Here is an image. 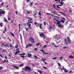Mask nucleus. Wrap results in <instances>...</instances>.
<instances>
[{
    "instance_id": "1",
    "label": "nucleus",
    "mask_w": 74,
    "mask_h": 74,
    "mask_svg": "<svg viewBox=\"0 0 74 74\" xmlns=\"http://www.w3.org/2000/svg\"><path fill=\"white\" fill-rule=\"evenodd\" d=\"M56 20L57 22V23L55 22H54V23L57 24L58 27H61V28H63V26H62V25L60 24L61 22L59 21L57 19H56Z\"/></svg>"
},
{
    "instance_id": "7",
    "label": "nucleus",
    "mask_w": 74,
    "mask_h": 74,
    "mask_svg": "<svg viewBox=\"0 0 74 74\" xmlns=\"http://www.w3.org/2000/svg\"><path fill=\"white\" fill-rule=\"evenodd\" d=\"M30 40L31 41V42L32 43H34V40L33 38H30Z\"/></svg>"
},
{
    "instance_id": "16",
    "label": "nucleus",
    "mask_w": 74,
    "mask_h": 74,
    "mask_svg": "<svg viewBox=\"0 0 74 74\" xmlns=\"http://www.w3.org/2000/svg\"><path fill=\"white\" fill-rule=\"evenodd\" d=\"M38 71L39 73L40 74H41L42 73V71L40 70H38Z\"/></svg>"
},
{
    "instance_id": "53",
    "label": "nucleus",
    "mask_w": 74,
    "mask_h": 74,
    "mask_svg": "<svg viewBox=\"0 0 74 74\" xmlns=\"http://www.w3.org/2000/svg\"><path fill=\"white\" fill-rule=\"evenodd\" d=\"M58 64L59 66H60V63H58Z\"/></svg>"
},
{
    "instance_id": "12",
    "label": "nucleus",
    "mask_w": 74,
    "mask_h": 74,
    "mask_svg": "<svg viewBox=\"0 0 74 74\" xmlns=\"http://www.w3.org/2000/svg\"><path fill=\"white\" fill-rule=\"evenodd\" d=\"M40 51H42V52H43V54H46V55L48 54V53H45V52H44V50H40Z\"/></svg>"
},
{
    "instance_id": "28",
    "label": "nucleus",
    "mask_w": 74,
    "mask_h": 74,
    "mask_svg": "<svg viewBox=\"0 0 74 74\" xmlns=\"http://www.w3.org/2000/svg\"><path fill=\"white\" fill-rule=\"evenodd\" d=\"M59 13H61V14H62L63 15H64V16H66V15H65V14H64V13H63L62 12H59Z\"/></svg>"
},
{
    "instance_id": "36",
    "label": "nucleus",
    "mask_w": 74,
    "mask_h": 74,
    "mask_svg": "<svg viewBox=\"0 0 74 74\" xmlns=\"http://www.w3.org/2000/svg\"><path fill=\"white\" fill-rule=\"evenodd\" d=\"M63 58V57L61 56L60 58V60H62V58Z\"/></svg>"
},
{
    "instance_id": "10",
    "label": "nucleus",
    "mask_w": 74,
    "mask_h": 74,
    "mask_svg": "<svg viewBox=\"0 0 74 74\" xmlns=\"http://www.w3.org/2000/svg\"><path fill=\"white\" fill-rule=\"evenodd\" d=\"M63 20H65V18H62V19L61 20V21H60V22H62V23H64V21Z\"/></svg>"
},
{
    "instance_id": "43",
    "label": "nucleus",
    "mask_w": 74,
    "mask_h": 74,
    "mask_svg": "<svg viewBox=\"0 0 74 74\" xmlns=\"http://www.w3.org/2000/svg\"><path fill=\"white\" fill-rule=\"evenodd\" d=\"M25 29H26V31L27 32V30H29V29H28V28H25Z\"/></svg>"
},
{
    "instance_id": "27",
    "label": "nucleus",
    "mask_w": 74,
    "mask_h": 74,
    "mask_svg": "<svg viewBox=\"0 0 74 74\" xmlns=\"http://www.w3.org/2000/svg\"><path fill=\"white\" fill-rule=\"evenodd\" d=\"M69 58H70V59H73V56H69Z\"/></svg>"
},
{
    "instance_id": "15",
    "label": "nucleus",
    "mask_w": 74,
    "mask_h": 74,
    "mask_svg": "<svg viewBox=\"0 0 74 74\" xmlns=\"http://www.w3.org/2000/svg\"><path fill=\"white\" fill-rule=\"evenodd\" d=\"M59 6H60L61 7L62 6V5H57V7L58 8H59V9H60V8L59 7Z\"/></svg>"
},
{
    "instance_id": "63",
    "label": "nucleus",
    "mask_w": 74,
    "mask_h": 74,
    "mask_svg": "<svg viewBox=\"0 0 74 74\" xmlns=\"http://www.w3.org/2000/svg\"><path fill=\"white\" fill-rule=\"evenodd\" d=\"M5 59H7V56H5Z\"/></svg>"
},
{
    "instance_id": "50",
    "label": "nucleus",
    "mask_w": 74,
    "mask_h": 74,
    "mask_svg": "<svg viewBox=\"0 0 74 74\" xmlns=\"http://www.w3.org/2000/svg\"><path fill=\"white\" fill-rule=\"evenodd\" d=\"M47 47V45H45V46H44V47H43V48H46Z\"/></svg>"
},
{
    "instance_id": "14",
    "label": "nucleus",
    "mask_w": 74,
    "mask_h": 74,
    "mask_svg": "<svg viewBox=\"0 0 74 74\" xmlns=\"http://www.w3.org/2000/svg\"><path fill=\"white\" fill-rule=\"evenodd\" d=\"M51 44H52H52H53L55 48H58V47H59V46L55 45V44L53 43H51Z\"/></svg>"
},
{
    "instance_id": "25",
    "label": "nucleus",
    "mask_w": 74,
    "mask_h": 74,
    "mask_svg": "<svg viewBox=\"0 0 74 74\" xmlns=\"http://www.w3.org/2000/svg\"><path fill=\"white\" fill-rule=\"evenodd\" d=\"M23 66H24V64H21L20 65H19V67H23Z\"/></svg>"
},
{
    "instance_id": "60",
    "label": "nucleus",
    "mask_w": 74,
    "mask_h": 74,
    "mask_svg": "<svg viewBox=\"0 0 74 74\" xmlns=\"http://www.w3.org/2000/svg\"><path fill=\"white\" fill-rule=\"evenodd\" d=\"M29 24H30V23H29V22H28V23H27V25H29Z\"/></svg>"
},
{
    "instance_id": "38",
    "label": "nucleus",
    "mask_w": 74,
    "mask_h": 74,
    "mask_svg": "<svg viewBox=\"0 0 74 74\" xmlns=\"http://www.w3.org/2000/svg\"><path fill=\"white\" fill-rule=\"evenodd\" d=\"M33 5V3H30V6H31V7H32Z\"/></svg>"
},
{
    "instance_id": "46",
    "label": "nucleus",
    "mask_w": 74,
    "mask_h": 74,
    "mask_svg": "<svg viewBox=\"0 0 74 74\" xmlns=\"http://www.w3.org/2000/svg\"><path fill=\"white\" fill-rule=\"evenodd\" d=\"M44 25L45 26H46V23H45V22H44Z\"/></svg>"
},
{
    "instance_id": "44",
    "label": "nucleus",
    "mask_w": 74,
    "mask_h": 74,
    "mask_svg": "<svg viewBox=\"0 0 74 74\" xmlns=\"http://www.w3.org/2000/svg\"><path fill=\"white\" fill-rule=\"evenodd\" d=\"M30 12L29 11H27V14H30Z\"/></svg>"
},
{
    "instance_id": "54",
    "label": "nucleus",
    "mask_w": 74,
    "mask_h": 74,
    "mask_svg": "<svg viewBox=\"0 0 74 74\" xmlns=\"http://www.w3.org/2000/svg\"><path fill=\"white\" fill-rule=\"evenodd\" d=\"M17 54H18V52H16L15 53V55H17Z\"/></svg>"
},
{
    "instance_id": "35",
    "label": "nucleus",
    "mask_w": 74,
    "mask_h": 74,
    "mask_svg": "<svg viewBox=\"0 0 74 74\" xmlns=\"http://www.w3.org/2000/svg\"><path fill=\"white\" fill-rule=\"evenodd\" d=\"M67 47L66 46H65L63 47V49H66Z\"/></svg>"
},
{
    "instance_id": "3",
    "label": "nucleus",
    "mask_w": 74,
    "mask_h": 74,
    "mask_svg": "<svg viewBox=\"0 0 74 74\" xmlns=\"http://www.w3.org/2000/svg\"><path fill=\"white\" fill-rule=\"evenodd\" d=\"M23 70H24L25 71H27V70H31V69H30V68L29 67L27 66L25 67V69H23Z\"/></svg>"
},
{
    "instance_id": "58",
    "label": "nucleus",
    "mask_w": 74,
    "mask_h": 74,
    "mask_svg": "<svg viewBox=\"0 0 74 74\" xmlns=\"http://www.w3.org/2000/svg\"><path fill=\"white\" fill-rule=\"evenodd\" d=\"M7 31V28H5L4 31Z\"/></svg>"
},
{
    "instance_id": "13",
    "label": "nucleus",
    "mask_w": 74,
    "mask_h": 74,
    "mask_svg": "<svg viewBox=\"0 0 74 74\" xmlns=\"http://www.w3.org/2000/svg\"><path fill=\"white\" fill-rule=\"evenodd\" d=\"M28 53L27 55L28 56V58H30V57L32 56V55L31 53Z\"/></svg>"
},
{
    "instance_id": "23",
    "label": "nucleus",
    "mask_w": 74,
    "mask_h": 74,
    "mask_svg": "<svg viewBox=\"0 0 74 74\" xmlns=\"http://www.w3.org/2000/svg\"><path fill=\"white\" fill-rule=\"evenodd\" d=\"M10 33L11 34L12 36H13V37H14V36H15V35H14V33L10 32Z\"/></svg>"
},
{
    "instance_id": "37",
    "label": "nucleus",
    "mask_w": 74,
    "mask_h": 74,
    "mask_svg": "<svg viewBox=\"0 0 74 74\" xmlns=\"http://www.w3.org/2000/svg\"><path fill=\"white\" fill-rule=\"evenodd\" d=\"M6 51V50H3L2 51V52L3 53L4 52H5Z\"/></svg>"
},
{
    "instance_id": "6",
    "label": "nucleus",
    "mask_w": 74,
    "mask_h": 74,
    "mask_svg": "<svg viewBox=\"0 0 74 74\" xmlns=\"http://www.w3.org/2000/svg\"><path fill=\"white\" fill-rule=\"evenodd\" d=\"M5 13V11L2 10L1 11H0V14H1V16H2V14H4Z\"/></svg>"
},
{
    "instance_id": "30",
    "label": "nucleus",
    "mask_w": 74,
    "mask_h": 74,
    "mask_svg": "<svg viewBox=\"0 0 74 74\" xmlns=\"http://www.w3.org/2000/svg\"><path fill=\"white\" fill-rule=\"evenodd\" d=\"M65 41L66 42L67 45H68V42H67V39H65Z\"/></svg>"
},
{
    "instance_id": "24",
    "label": "nucleus",
    "mask_w": 74,
    "mask_h": 74,
    "mask_svg": "<svg viewBox=\"0 0 74 74\" xmlns=\"http://www.w3.org/2000/svg\"><path fill=\"white\" fill-rule=\"evenodd\" d=\"M53 6L54 8H55V9H56V4H53Z\"/></svg>"
},
{
    "instance_id": "2",
    "label": "nucleus",
    "mask_w": 74,
    "mask_h": 74,
    "mask_svg": "<svg viewBox=\"0 0 74 74\" xmlns=\"http://www.w3.org/2000/svg\"><path fill=\"white\" fill-rule=\"evenodd\" d=\"M61 0H55V1L59 3V4H61V5H63V4H64V2H63V1H62V0L60 2Z\"/></svg>"
},
{
    "instance_id": "49",
    "label": "nucleus",
    "mask_w": 74,
    "mask_h": 74,
    "mask_svg": "<svg viewBox=\"0 0 74 74\" xmlns=\"http://www.w3.org/2000/svg\"><path fill=\"white\" fill-rule=\"evenodd\" d=\"M29 24H30V23H33V22L32 21H30L29 22Z\"/></svg>"
},
{
    "instance_id": "56",
    "label": "nucleus",
    "mask_w": 74,
    "mask_h": 74,
    "mask_svg": "<svg viewBox=\"0 0 74 74\" xmlns=\"http://www.w3.org/2000/svg\"><path fill=\"white\" fill-rule=\"evenodd\" d=\"M4 3H2L1 4V5H3V4H4Z\"/></svg>"
},
{
    "instance_id": "19",
    "label": "nucleus",
    "mask_w": 74,
    "mask_h": 74,
    "mask_svg": "<svg viewBox=\"0 0 74 74\" xmlns=\"http://www.w3.org/2000/svg\"><path fill=\"white\" fill-rule=\"evenodd\" d=\"M27 19H29L28 20V21H32V18H30V17H27Z\"/></svg>"
},
{
    "instance_id": "57",
    "label": "nucleus",
    "mask_w": 74,
    "mask_h": 74,
    "mask_svg": "<svg viewBox=\"0 0 74 74\" xmlns=\"http://www.w3.org/2000/svg\"><path fill=\"white\" fill-rule=\"evenodd\" d=\"M15 48H18V45H17V46H16L15 47Z\"/></svg>"
},
{
    "instance_id": "32",
    "label": "nucleus",
    "mask_w": 74,
    "mask_h": 74,
    "mask_svg": "<svg viewBox=\"0 0 74 74\" xmlns=\"http://www.w3.org/2000/svg\"><path fill=\"white\" fill-rule=\"evenodd\" d=\"M46 60V59L45 58H43L42 59V61H43V62L45 61V60Z\"/></svg>"
},
{
    "instance_id": "22",
    "label": "nucleus",
    "mask_w": 74,
    "mask_h": 74,
    "mask_svg": "<svg viewBox=\"0 0 74 74\" xmlns=\"http://www.w3.org/2000/svg\"><path fill=\"white\" fill-rule=\"evenodd\" d=\"M4 21L6 22H7L8 23V21L5 18H4Z\"/></svg>"
},
{
    "instance_id": "18",
    "label": "nucleus",
    "mask_w": 74,
    "mask_h": 74,
    "mask_svg": "<svg viewBox=\"0 0 74 74\" xmlns=\"http://www.w3.org/2000/svg\"><path fill=\"white\" fill-rule=\"evenodd\" d=\"M19 55L20 56H21V55H26V53H24L22 54H19Z\"/></svg>"
},
{
    "instance_id": "41",
    "label": "nucleus",
    "mask_w": 74,
    "mask_h": 74,
    "mask_svg": "<svg viewBox=\"0 0 74 74\" xmlns=\"http://www.w3.org/2000/svg\"><path fill=\"white\" fill-rule=\"evenodd\" d=\"M38 15L40 16L41 15V12H39Z\"/></svg>"
},
{
    "instance_id": "42",
    "label": "nucleus",
    "mask_w": 74,
    "mask_h": 74,
    "mask_svg": "<svg viewBox=\"0 0 74 74\" xmlns=\"http://www.w3.org/2000/svg\"><path fill=\"white\" fill-rule=\"evenodd\" d=\"M21 58H25V56H21Z\"/></svg>"
},
{
    "instance_id": "64",
    "label": "nucleus",
    "mask_w": 74,
    "mask_h": 74,
    "mask_svg": "<svg viewBox=\"0 0 74 74\" xmlns=\"http://www.w3.org/2000/svg\"><path fill=\"white\" fill-rule=\"evenodd\" d=\"M16 14L17 15V14H18V12H16Z\"/></svg>"
},
{
    "instance_id": "52",
    "label": "nucleus",
    "mask_w": 74,
    "mask_h": 74,
    "mask_svg": "<svg viewBox=\"0 0 74 74\" xmlns=\"http://www.w3.org/2000/svg\"><path fill=\"white\" fill-rule=\"evenodd\" d=\"M15 74H18L19 72H14Z\"/></svg>"
},
{
    "instance_id": "31",
    "label": "nucleus",
    "mask_w": 74,
    "mask_h": 74,
    "mask_svg": "<svg viewBox=\"0 0 74 74\" xmlns=\"http://www.w3.org/2000/svg\"><path fill=\"white\" fill-rule=\"evenodd\" d=\"M20 36V38H21V40H22V36L21 34H19Z\"/></svg>"
},
{
    "instance_id": "5",
    "label": "nucleus",
    "mask_w": 74,
    "mask_h": 74,
    "mask_svg": "<svg viewBox=\"0 0 74 74\" xmlns=\"http://www.w3.org/2000/svg\"><path fill=\"white\" fill-rule=\"evenodd\" d=\"M40 37H43L44 38H45V36H44V33H41L40 34Z\"/></svg>"
},
{
    "instance_id": "9",
    "label": "nucleus",
    "mask_w": 74,
    "mask_h": 74,
    "mask_svg": "<svg viewBox=\"0 0 74 74\" xmlns=\"http://www.w3.org/2000/svg\"><path fill=\"white\" fill-rule=\"evenodd\" d=\"M13 67L14 68H15V69H17V70H18V69H19V67L15 65H13Z\"/></svg>"
},
{
    "instance_id": "33",
    "label": "nucleus",
    "mask_w": 74,
    "mask_h": 74,
    "mask_svg": "<svg viewBox=\"0 0 74 74\" xmlns=\"http://www.w3.org/2000/svg\"><path fill=\"white\" fill-rule=\"evenodd\" d=\"M3 69V67L2 66H0V70H1Z\"/></svg>"
},
{
    "instance_id": "55",
    "label": "nucleus",
    "mask_w": 74,
    "mask_h": 74,
    "mask_svg": "<svg viewBox=\"0 0 74 74\" xmlns=\"http://www.w3.org/2000/svg\"><path fill=\"white\" fill-rule=\"evenodd\" d=\"M31 26V24H29L28 25V27H30Z\"/></svg>"
},
{
    "instance_id": "34",
    "label": "nucleus",
    "mask_w": 74,
    "mask_h": 74,
    "mask_svg": "<svg viewBox=\"0 0 74 74\" xmlns=\"http://www.w3.org/2000/svg\"><path fill=\"white\" fill-rule=\"evenodd\" d=\"M40 44V43H38L36 44V46H38Z\"/></svg>"
},
{
    "instance_id": "61",
    "label": "nucleus",
    "mask_w": 74,
    "mask_h": 74,
    "mask_svg": "<svg viewBox=\"0 0 74 74\" xmlns=\"http://www.w3.org/2000/svg\"><path fill=\"white\" fill-rule=\"evenodd\" d=\"M34 50L35 51V50H37V48H35V49H34Z\"/></svg>"
},
{
    "instance_id": "45",
    "label": "nucleus",
    "mask_w": 74,
    "mask_h": 74,
    "mask_svg": "<svg viewBox=\"0 0 74 74\" xmlns=\"http://www.w3.org/2000/svg\"><path fill=\"white\" fill-rule=\"evenodd\" d=\"M47 15H51V14L48 13H46Z\"/></svg>"
},
{
    "instance_id": "51",
    "label": "nucleus",
    "mask_w": 74,
    "mask_h": 74,
    "mask_svg": "<svg viewBox=\"0 0 74 74\" xmlns=\"http://www.w3.org/2000/svg\"><path fill=\"white\" fill-rule=\"evenodd\" d=\"M8 21H10V20H11V18H8Z\"/></svg>"
},
{
    "instance_id": "8",
    "label": "nucleus",
    "mask_w": 74,
    "mask_h": 74,
    "mask_svg": "<svg viewBox=\"0 0 74 74\" xmlns=\"http://www.w3.org/2000/svg\"><path fill=\"white\" fill-rule=\"evenodd\" d=\"M67 41L69 44H71V40L70 39V38L69 37H67Z\"/></svg>"
},
{
    "instance_id": "4",
    "label": "nucleus",
    "mask_w": 74,
    "mask_h": 74,
    "mask_svg": "<svg viewBox=\"0 0 74 74\" xmlns=\"http://www.w3.org/2000/svg\"><path fill=\"white\" fill-rule=\"evenodd\" d=\"M33 46V44H28L26 47V48H29L30 47H32Z\"/></svg>"
},
{
    "instance_id": "21",
    "label": "nucleus",
    "mask_w": 74,
    "mask_h": 74,
    "mask_svg": "<svg viewBox=\"0 0 74 74\" xmlns=\"http://www.w3.org/2000/svg\"><path fill=\"white\" fill-rule=\"evenodd\" d=\"M54 14H56V15H58V14L56 13V11H54L53 12L51 11Z\"/></svg>"
},
{
    "instance_id": "40",
    "label": "nucleus",
    "mask_w": 74,
    "mask_h": 74,
    "mask_svg": "<svg viewBox=\"0 0 74 74\" xmlns=\"http://www.w3.org/2000/svg\"><path fill=\"white\" fill-rule=\"evenodd\" d=\"M43 68H44V69H45V70H46V69H48L47 68L45 67V66H43Z\"/></svg>"
},
{
    "instance_id": "17",
    "label": "nucleus",
    "mask_w": 74,
    "mask_h": 74,
    "mask_svg": "<svg viewBox=\"0 0 74 74\" xmlns=\"http://www.w3.org/2000/svg\"><path fill=\"white\" fill-rule=\"evenodd\" d=\"M34 24L35 25H36V26H38V25H39V23H38L37 22H35L34 23Z\"/></svg>"
},
{
    "instance_id": "29",
    "label": "nucleus",
    "mask_w": 74,
    "mask_h": 74,
    "mask_svg": "<svg viewBox=\"0 0 74 74\" xmlns=\"http://www.w3.org/2000/svg\"><path fill=\"white\" fill-rule=\"evenodd\" d=\"M0 25L1 27H3V23H0Z\"/></svg>"
},
{
    "instance_id": "47",
    "label": "nucleus",
    "mask_w": 74,
    "mask_h": 74,
    "mask_svg": "<svg viewBox=\"0 0 74 74\" xmlns=\"http://www.w3.org/2000/svg\"><path fill=\"white\" fill-rule=\"evenodd\" d=\"M3 62H4V63L7 62V61L5 60H4V61H3Z\"/></svg>"
},
{
    "instance_id": "48",
    "label": "nucleus",
    "mask_w": 74,
    "mask_h": 74,
    "mask_svg": "<svg viewBox=\"0 0 74 74\" xmlns=\"http://www.w3.org/2000/svg\"><path fill=\"white\" fill-rule=\"evenodd\" d=\"M34 57H35V58H36V59H37V56H34Z\"/></svg>"
},
{
    "instance_id": "62",
    "label": "nucleus",
    "mask_w": 74,
    "mask_h": 74,
    "mask_svg": "<svg viewBox=\"0 0 74 74\" xmlns=\"http://www.w3.org/2000/svg\"><path fill=\"white\" fill-rule=\"evenodd\" d=\"M19 32H20L21 31V29H20V27H19Z\"/></svg>"
},
{
    "instance_id": "39",
    "label": "nucleus",
    "mask_w": 74,
    "mask_h": 74,
    "mask_svg": "<svg viewBox=\"0 0 74 74\" xmlns=\"http://www.w3.org/2000/svg\"><path fill=\"white\" fill-rule=\"evenodd\" d=\"M57 58L56 57H55L54 58H53L52 59H53V60H55Z\"/></svg>"
},
{
    "instance_id": "26",
    "label": "nucleus",
    "mask_w": 74,
    "mask_h": 74,
    "mask_svg": "<svg viewBox=\"0 0 74 74\" xmlns=\"http://www.w3.org/2000/svg\"><path fill=\"white\" fill-rule=\"evenodd\" d=\"M39 25L40 26H39V27H40V29H42L41 26H42V25L41 24H39L38 25V26H39Z\"/></svg>"
},
{
    "instance_id": "11",
    "label": "nucleus",
    "mask_w": 74,
    "mask_h": 74,
    "mask_svg": "<svg viewBox=\"0 0 74 74\" xmlns=\"http://www.w3.org/2000/svg\"><path fill=\"white\" fill-rule=\"evenodd\" d=\"M64 68V67L63 66V68L64 71V73H67L68 71L66 70V68Z\"/></svg>"
},
{
    "instance_id": "20",
    "label": "nucleus",
    "mask_w": 74,
    "mask_h": 74,
    "mask_svg": "<svg viewBox=\"0 0 74 74\" xmlns=\"http://www.w3.org/2000/svg\"><path fill=\"white\" fill-rule=\"evenodd\" d=\"M4 46H5V47H8V48H10V46H9L8 45V44L7 43L6 44V45H4Z\"/></svg>"
},
{
    "instance_id": "59",
    "label": "nucleus",
    "mask_w": 74,
    "mask_h": 74,
    "mask_svg": "<svg viewBox=\"0 0 74 74\" xmlns=\"http://www.w3.org/2000/svg\"><path fill=\"white\" fill-rule=\"evenodd\" d=\"M28 28L30 29H32V27H28Z\"/></svg>"
}]
</instances>
